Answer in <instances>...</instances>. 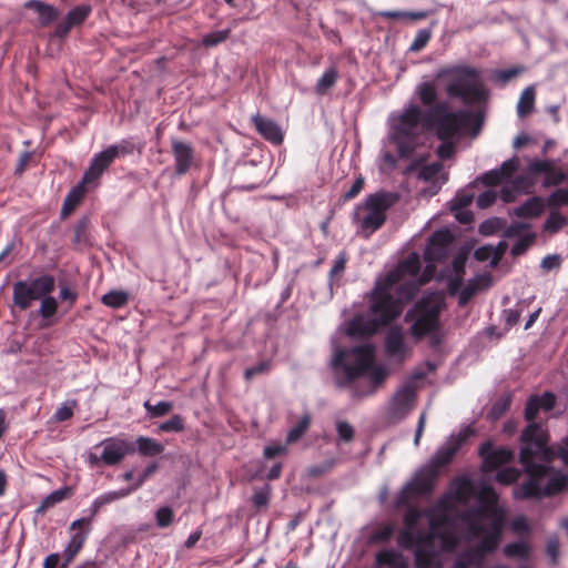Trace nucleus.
I'll list each match as a JSON object with an SVG mask.
<instances>
[{
  "instance_id": "obj_13",
  "label": "nucleus",
  "mask_w": 568,
  "mask_h": 568,
  "mask_svg": "<svg viewBox=\"0 0 568 568\" xmlns=\"http://www.w3.org/2000/svg\"><path fill=\"white\" fill-rule=\"evenodd\" d=\"M497 169H491L487 173L477 178L464 189L456 192L455 196L449 201V209L455 219L462 224H469L474 220L473 213L468 210L475 197V190L479 186H496Z\"/></svg>"
},
{
  "instance_id": "obj_15",
  "label": "nucleus",
  "mask_w": 568,
  "mask_h": 568,
  "mask_svg": "<svg viewBox=\"0 0 568 568\" xmlns=\"http://www.w3.org/2000/svg\"><path fill=\"white\" fill-rule=\"evenodd\" d=\"M439 477L437 470L433 469L428 464L424 465L407 481L395 497V506L400 507L408 503L410 498L428 495L433 491Z\"/></svg>"
},
{
  "instance_id": "obj_19",
  "label": "nucleus",
  "mask_w": 568,
  "mask_h": 568,
  "mask_svg": "<svg viewBox=\"0 0 568 568\" xmlns=\"http://www.w3.org/2000/svg\"><path fill=\"white\" fill-rule=\"evenodd\" d=\"M171 150L174 158L175 173L178 175L186 174L194 161L193 146L187 142L173 138L171 140Z\"/></svg>"
},
{
  "instance_id": "obj_3",
  "label": "nucleus",
  "mask_w": 568,
  "mask_h": 568,
  "mask_svg": "<svg viewBox=\"0 0 568 568\" xmlns=\"http://www.w3.org/2000/svg\"><path fill=\"white\" fill-rule=\"evenodd\" d=\"M455 506L447 497H439L436 504L425 509L429 531L419 536L414 558L416 568H442L440 554L453 551L458 545L455 532L443 530L452 521L450 514Z\"/></svg>"
},
{
  "instance_id": "obj_47",
  "label": "nucleus",
  "mask_w": 568,
  "mask_h": 568,
  "mask_svg": "<svg viewBox=\"0 0 568 568\" xmlns=\"http://www.w3.org/2000/svg\"><path fill=\"white\" fill-rule=\"evenodd\" d=\"M546 205L551 210L568 205V187L556 189L546 200Z\"/></svg>"
},
{
  "instance_id": "obj_54",
  "label": "nucleus",
  "mask_w": 568,
  "mask_h": 568,
  "mask_svg": "<svg viewBox=\"0 0 568 568\" xmlns=\"http://www.w3.org/2000/svg\"><path fill=\"white\" fill-rule=\"evenodd\" d=\"M174 520V511L169 506L160 507L155 511V523L159 528L169 527Z\"/></svg>"
},
{
  "instance_id": "obj_10",
  "label": "nucleus",
  "mask_w": 568,
  "mask_h": 568,
  "mask_svg": "<svg viewBox=\"0 0 568 568\" xmlns=\"http://www.w3.org/2000/svg\"><path fill=\"white\" fill-rule=\"evenodd\" d=\"M521 446L519 452V462L529 476L525 483L518 484L513 488V496L517 500H525L531 498H541V481L548 475L551 467L549 464L554 458L546 459V457L537 450V448Z\"/></svg>"
},
{
  "instance_id": "obj_32",
  "label": "nucleus",
  "mask_w": 568,
  "mask_h": 568,
  "mask_svg": "<svg viewBox=\"0 0 568 568\" xmlns=\"http://www.w3.org/2000/svg\"><path fill=\"white\" fill-rule=\"evenodd\" d=\"M135 443V450L142 456L154 457L164 452V446L161 443L146 436H139Z\"/></svg>"
},
{
  "instance_id": "obj_41",
  "label": "nucleus",
  "mask_w": 568,
  "mask_h": 568,
  "mask_svg": "<svg viewBox=\"0 0 568 568\" xmlns=\"http://www.w3.org/2000/svg\"><path fill=\"white\" fill-rule=\"evenodd\" d=\"M395 525L392 523L384 524L379 527H377L368 537V542L374 544H382L388 541L394 532H395Z\"/></svg>"
},
{
  "instance_id": "obj_56",
  "label": "nucleus",
  "mask_w": 568,
  "mask_h": 568,
  "mask_svg": "<svg viewBox=\"0 0 568 568\" xmlns=\"http://www.w3.org/2000/svg\"><path fill=\"white\" fill-rule=\"evenodd\" d=\"M568 223L567 217L557 211H552L546 220V230L556 233Z\"/></svg>"
},
{
  "instance_id": "obj_58",
  "label": "nucleus",
  "mask_w": 568,
  "mask_h": 568,
  "mask_svg": "<svg viewBox=\"0 0 568 568\" xmlns=\"http://www.w3.org/2000/svg\"><path fill=\"white\" fill-rule=\"evenodd\" d=\"M77 406V400L64 402L54 413L57 422L69 420L73 416V408Z\"/></svg>"
},
{
  "instance_id": "obj_49",
  "label": "nucleus",
  "mask_w": 568,
  "mask_h": 568,
  "mask_svg": "<svg viewBox=\"0 0 568 568\" xmlns=\"http://www.w3.org/2000/svg\"><path fill=\"white\" fill-rule=\"evenodd\" d=\"M134 143L130 139L121 140L116 144L110 145L108 149L112 154L113 159L132 154L134 151Z\"/></svg>"
},
{
  "instance_id": "obj_14",
  "label": "nucleus",
  "mask_w": 568,
  "mask_h": 568,
  "mask_svg": "<svg viewBox=\"0 0 568 568\" xmlns=\"http://www.w3.org/2000/svg\"><path fill=\"white\" fill-rule=\"evenodd\" d=\"M94 448H101V454L98 455L97 453L89 450L84 455L85 463L91 468H95L101 465H118L125 458L126 455L133 454L135 452V447L132 443L118 436L104 438L98 445H95Z\"/></svg>"
},
{
  "instance_id": "obj_42",
  "label": "nucleus",
  "mask_w": 568,
  "mask_h": 568,
  "mask_svg": "<svg viewBox=\"0 0 568 568\" xmlns=\"http://www.w3.org/2000/svg\"><path fill=\"white\" fill-rule=\"evenodd\" d=\"M68 488H61L50 493L42 499L41 505L37 509V513H44L47 509L64 500L68 496Z\"/></svg>"
},
{
  "instance_id": "obj_12",
  "label": "nucleus",
  "mask_w": 568,
  "mask_h": 568,
  "mask_svg": "<svg viewBox=\"0 0 568 568\" xmlns=\"http://www.w3.org/2000/svg\"><path fill=\"white\" fill-rule=\"evenodd\" d=\"M55 288V278L51 274H42L36 277L19 280L12 285V302L20 311H26L32 306L36 301L48 294H52Z\"/></svg>"
},
{
  "instance_id": "obj_18",
  "label": "nucleus",
  "mask_w": 568,
  "mask_h": 568,
  "mask_svg": "<svg viewBox=\"0 0 568 568\" xmlns=\"http://www.w3.org/2000/svg\"><path fill=\"white\" fill-rule=\"evenodd\" d=\"M70 530H75L63 550L67 564H69L83 547L90 530L91 518H79L71 523Z\"/></svg>"
},
{
  "instance_id": "obj_50",
  "label": "nucleus",
  "mask_w": 568,
  "mask_h": 568,
  "mask_svg": "<svg viewBox=\"0 0 568 568\" xmlns=\"http://www.w3.org/2000/svg\"><path fill=\"white\" fill-rule=\"evenodd\" d=\"M184 428V418L181 415H173L159 426V429L164 433H180L183 432Z\"/></svg>"
},
{
  "instance_id": "obj_28",
  "label": "nucleus",
  "mask_w": 568,
  "mask_h": 568,
  "mask_svg": "<svg viewBox=\"0 0 568 568\" xmlns=\"http://www.w3.org/2000/svg\"><path fill=\"white\" fill-rule=\"evenodd\" d=\"M546 201L540 196H532L521 205L514 209V214L523 219L539 216L545 210Z\"/></svg>"
},
{
  "instance_id": "obj_35",
  "label": "nucleus",
  "mask_w": 568,
  "mask_h": 568,
  "mask_svg": "<svg viewBox=\"0 0 568 568\" xmlns=\"http://www.w3.org/2000/svg\"><path fill=\"white\" fill-rule=\"evenodd\" d=\"M535 97L536 92L534 87H527L521 92L517 104V113L520 118H526L532 112L535 105Z\"/></svg>"
},
{
  "instance_id": "obj_39",
  "label": "nucleus",
  "mask_w": 568,
  "mask_h": 568,
  "mask_svg": "<svg viewBox=\"0 0 568 568\" xmlns=\"http://www.w3.org/2000/svg\"><path fill=\"white\" fill-rule=\"evenodd\" d=\"M59 308L58 300L51 294L44 295L40 298V306L38 310V315L43 320H49L53 317Z\"/></svg>"
},
{
  "instance_id": "obj_17",
  "label": "nucleus",
  "mask_w": 568,
  "mask_h": 568,
  "mask_svg": "<svg viewBox=\"0 0 568 568\" xmlns=\"http://www.w3.org/2000/svg\"><path fill=\"white\" fill-rule=\"evenodd\" d=\"M453 236L448 230H437L428 239L424 251L427 262L434 263L446 257Z\"/></svg>"
},
{
  "instance_id": "obj_2",
  "label": "nucleus",
  "mask_w": 568,
  "mask_h": 568,
  "mask_svg": "<svg viewBox=\"0 0 568 568\" xmlns=\"http://www.w3.org/2000/svg\"><path fill=\"white\" fill-rule=\"evenodd\" d=\"M419 270V255L410 253L384 277L377 278L369 295L367 314L356 315L349 322L346 329L347 335L351 337L369 336L396 320L403 312V303L413 300L417 290L414 283L399 284V282L406 276H417Z\"/></svg>"
},
{
  "instance_id": "obj_36",
  "label": "nucleus",
  "mask_w": 568,
  "mask_h": 568,
  "mask_svg": "<svg viewBox=\"0 0 568 568\" xmlns=\"http://www.w3.org/2000/svg\"><path fill=\"white\" fill-rule=\"evenodd\" d=\"M503 551L507 558L525 560L530 556L531 547L527 541H515L507 544Z\"/></svg>"
},
{
  "instance_id": "obj_34",
  "label": "nucleus",
  "mask_w": 568,
  "mask_h": 568,
  "mask_svg": "<svg viewBox=\"0 0 568 568\" xmlns=\"http://www.w3.org/2000/svg\"><path fill=\"white\" fill-rule=\"evenodd\" d=\"M338 71L335 67H331L322 74L315 84V92L317 95H325L337 82Z\"/></svg>"
},
{
  "instance_id": "obj_7",
  "label": "nucleus",
  "mask_w": 568,
  "mask_h": 568,
  "mask_svg": "<svg viewBox=\"0 0 568 568\" xmlns=\"http://www.w3.org/2000/svg\"><path fill=\"white\" fill-rule=\"evenodd\" d=\"M436 108L437 104L423 110L415 103H408L402 110L389 114L388 139L396 145L400 158L414 152L425 130L434 131V121L428 119V113Z\"/></svg>"
},
{
  "instance_id": "obj_1",
  "label": "nucleus",
  "mask_w": 568,
  "mask_h": 568,
  "mask_svg": "<svg viewBox=\"0 0 568 568\" xmlns=\"http://www.w3.org/2000/svg\"><path fill=\"white\" fill-rule=\"evenodd\" d=\"M449 79L446 93L452 99L460 100L468 109L452 110L448 102L440 101L428 113L434 121V133L440 144L436 154L440 160H448L456 153L457 143L466 136H477L481 130L487 102V92L479 73L468 67H458L447 72Z\"/></svg>"
},
{
  "instance_id": "obj_8",
  "label": "nucleus",
  "mask_w": 568,
  "mask_h": 568,
  "mask_svg": "<svg viewBox=\"0 0 568 568\" xmlns=\"http://www.w3.org/2000/svg\"><path fill=\"white\" fill-rule=\"evenodd\" d=\"M557 403V396L549 390L544 392L541 395H530L525 404L524 417L528 422V425L523 429L520 434L521 446H528L537 448L546 459L554 458L555 454L549 447V433L540 424L536 422V418L540 410L550 412L555 408Z\"/></svg>"
},
{
  "instance_id": "obj_38",
  "label": "nucleus",
  "mask_w": 568,
  "mask_h": 568,
  "mask_svg": "<svg viewBox=\"0 0 568 568\" xmlns=\"http://www.w3.org/2000/svg\"><path fill=\"white\" fill-rule=\"evenodd\" d=\"M103 305L110 308H121L129 302V294L124 291H110L101 297Z\"/></svg>"
},
{
  "instance_id": "obj_5",
  "label": "nucleus",
  "mask_w": 568,
  "mask_h": 568,
  "mask_svg": "<svg viewBox=\"0 0 568 568\" xmlns=\"http://www.w3.org/2000/svg\"><path fill=\"white\" fill-rule=\"evenodd\" d=\"M465 537L468 539L485 538L476 548L463 551L450 568H469L480 565L486 552L497 547V513L496 505H489L479 509H466L459 516Z\"/></svg>"
},
{
  "instance_id": "obj_4",
  "label": "nucleus",
  "mask_w": 568,
  "mask_h": 568,
  "mask_svg": "<svg viewBox=\"0 0 568 568\" xmlns=\"http://www.w3.org/2000/svg\"><path fill=\"white\" fill-rule=\"evenodd\" d=\"M375 347L372 344H364L351 348L334 346V353L331 359L332 369L336 376V383L345 387L356 379L367 376L369 388L357 393L358 396L374 394L386 377L387 371L383 365L374 366Z\"/></svg>"
},
{
  "instance_id": "obj_21",
  "label": "nucleus",
  "mask_w": 568,
  "mask_h": 568,
  "mask_svg": "<svg viewBox=\"0 0 568 568\" xmlns=\"http://www.w3.org/2000/svg\"><path fill=\"white\" fill-rule=\"evenodd\" d=\"M92 13V7L90 4H80L72 8L55 27V36L59 38H65L73 27L83 23L89 16Z\"/></svg>"
},
{
  "instance_id": "obj_40",
  "label": "nucleus",
  "mask_w": 568,
  "mask_h": 568,
  "mask_svg": "<svg viewBox=\"0 0 568 568\" xmlns=\"http://www.w3.org/2000/svg\"><path fill=\"white\" fill-rule=\"evenodd\" d=\"M424 535L425 534H423L418 530L408 529V528L404 527L397 536V544L400 548H404V549H409L414 545H416V548H417L419 536H424Z\"/></svg>"
},
{
  "instance_id": "obj_22",
  "label": "nucleus",
  "mask_w": 568,
  "mask_h": 568,
  "mask_svg": "<svg viewBox=\"0 0 568 568\" xmlns=\"http://www.w3.org/2000/svg\"><path fill=\"white\" fill-rule=\"evenodd\" d=\"M114 159L110 153L109 149H104L97 153L91 162L88 170H85L82 176V183L91 184L100 180L104 171L113 163Z\"/></svg>"
},
{
  "instance_id": "obj_62",
  "label": "nucleus",
  "mask_w": 568,
  "mask_h": 568,
  "mask_svg": "<svg viewBox=\"0 0 568 568\" xmlns=\"http://www.w3.org/2000/svg\"><path fill=\"white\" fill-rule=\"evenodd\" d=\"M567 180V173L562 172L560 169L556 168V163L554 164V171L546 175L542 185L545 187L557 186Z\"/></svg>"
},
{
  "instance_id": "obj_64",
  "label": "nucleus",
  "mask_w": 568,
  "mask_h": 568,
  "mask_svg": "<svg viewBox=\"0 0 568 568\" xmlns=\"http://www.w3.org/2000/svg\"><path fill=\"white\" fill-rule=\"evenodd\" d=\"M270 503V489L264 487L254 493L252 496V504L256 509L267 507Z\"/></svg>"
},
{
  "instance_id": "obj_24",
  "label": "nucleus",
  "mask_w": 568,
  "mask_h": 568,
  "mask_svg": "<svg viewBox=\"0 0 568 568\" xmlns=\"http://www.w3.org/2000/svg\"><path fill=\"white\" fill-rule=\"evenodd\" d=\"M414 399L415 390L412 385L400 387L393 396L392 413L398 417H404L412 409Z\"/></svg>"
},
{
  "instance_id": "obj_48",
  "label": "nucleus",
  "mask_w": 568,
  "mask_h": 568,
  "mask_svg": "<svg viewBox=\"0 0 568 568\" xmlns=\"http://www.w3.org/2000/svg\"><path fill=\"white\" fill-rule=\"evenodd\" d=\"M230 33H231L230 28L206 33L202 38V45L205 48L216 47L220 43L224 42L229 38Z\"/></svg>"
},
{
  "instance_id": "obj_30",
  "label": "nucleus",
  "mask_w": 568,
  "mask_h": 568,
  "mask_svg": "<svg viewBox=\"0 0 568 568\" xmlns=\"http://www.w3.org/2000/svg\"><path fill=\"white\" fill-rule=\"evenodd\" d=\"M87 183H82V181L74 187H72L64 197L62 207H61V216L67 217L81 202L84 196L85 189L84 185Z\"/></svg>"
},
{
  "instance_id": "obj_61",
  "label": "nucleus",
  "mask_w": 568,
  "mask_h": 568,
  "mask_svg": "<svg viewBox=\"0 0 568 568\" xmlns=\"http://www.w3.org/2000/svg\"><path fill=\"white\" fill-rule=\"evenodd\" d=\"M432 31L429 29L418 30L414 41L412 42L409 50L413 52L420 51L429 41Z\"/></svg>"
},
{
  "instance_id": "obj_37",
  "label": "nucleus",
  "mask_w": 568,
  "mask_h": 568,
  "mask_svg": "<svg viewBox=\"0 0 568 568\" xmlns=\"http://www.w3.org/2000/svg\"><path fill=\"white\" fill-rule=\"evenodd\" d=\"M568 488V476L556 475L548 480L546 486L541 487L542 497H551Z\"/></svg>"
},
{
  "instance_id": "obj_33",
  "label": "nucleus",
  "mask_w": 568,
  "mask_h": 568,
  "mask_svg": "<svg viewBox=\"0 0 568 568\" xmlns=\"http://www.w3.org/2000/svg\"><path fill=\"white\" fill-rule=\"evenodd\" d=\"M72 243L77 246H87L91 244L90 219L88 216H82L74 225Z\"/></svg>"
},
{
  "instance_id": "obj_23",
  "label": "nucleus",
  "mask_w": 568,
  "mask_h": 568,
  "mask_svg": "<svg viewBox=\"0 0 568 568\" xmlns=\"http://www.w3.org/2000/svg\"><path fill=\"white\" fill-rule=\"evenodd\" d=\"M252 122L258 134L263 136L266 141L271 142L274 145H278L283 142V131L281 126L272 119H268L256 113L252 116Z\"/></svg>"
},
{
  "instance_id": "obj_57",
  "label": "nucleus",
  "mask_w": 568,
  "mask_h": 568,
  "mask_svg": "<svg viewBox=\"0 0 568 568\" xmlns=\"http://www.w3.org/2000/svg\"><path fill=\"white\" fill-rule=\"evenodd\" d=\"M376 562L379 566H389L394 568L399 562L397 561V554L393 549H383L376 554Z\"/></svg>"
},
{
  "instance_id": "obj_16",
  "label": "nucleus",
  "mask_w": 568,
  "mask_h": 568,
  "mask_svg": "<svg viewBox=\"0 0 568 568\" xmlns=\"http://www.w3.org/2000/svg\"><path fill=\"white\" fill-rule=\"evenodd\" d=\"M474 435L475 429L470 425L460 428L457 434H452L445 443L438 447L427 464L440 474L442 468L453 460L462 445Z\"/></svg>"
},
{
  "instance_id": "obj_59",
  "label": "nucleus",
  "mask_w": 568,
  "mask_h": 568,
  "mask_svg": "<svg viewBox=\"0 0 568 568\" xmlns=\"http://www.w3.org/2000/svg\"><path fill=\"white\" fill-rule=\"evenodd\" d=\"M336 432L341 442L349 443L354 439L355 430L347 422L338 420L336 423Z\"/></svg>"
},
{
  "instance_id": "obj_63",
  "label": "nucleus",
  "mask_w": 568,
  "mask_h": 568,
  "mask_svg": "<svg viewBox=\"0 0 568 568\" xmlns=\"http://www.w3.org/2000/svg\"><path fill=\"white\" fill-rule=\"evenodd\" d=\"M442 169L443 164L440 162L426 164L419 170L418 176L424 181H430L440 173Z\"/></svg>"
},
{
  "instance_id": "obj_11",
  "label": "nucleus",
  "mask_w": 568,
  "mask_h": 568,
  "mask_svg": "<svg viewBox=\"0 0 568 568\" xmlns=\"http://www.w3.org/2000/svg\"><path fill=\"white\" fill-rule=\"evenodd\" d=\"M439 314L440 306L436 301L429 296L422 297L405 315V321L412 323V336L420 339L430 335L432 346H437L440 343L437 336Z\"/></svg>"
},
{
  "instance_id": "obj_51",
  "label": "nucleus",
  "mask_w": 568,
  "mask_h": 568,
  "mask_svg": "<svg viewBox=\"0 0 568 568\" xmlns=\"http://www.w3.org/2000/svg\"><path fill=\"white\" fill-rule=\"evenodd\" d=\"M520 470L516 467L499 466V485H510L518 480Z\"/></svg>"
},
{
  "instance_id": "obj_45",
  "label": "nucleus",
  "mask_w": 568,
  "mask_h": 568,
  "mask_svg": "<svg viewBox=\"0 0 568 568\" xmlns=\"http://www.w3.org/2000/svg\"><path fill=\"white\" fill-rule=\"evenodd\" d=\"M474 256L479 262H489V265H497V246L484 245L475 250Z\"/></svg>"
},
{
  "instance_id": "obj_9",
  "label": "nucleus",
  "mask_w": 568,
  "mask_h": 568,
  "mask_svg": "<svg viewBox=\"0 0 568 568\" xmlns=\"http://www.w3.org/2000/svg\"><path fill=\"white\" fill-rule=\"evenodd\" d=\"M398 195L393 192L379 191L365 197L362 204L355 206L352 222L358 233L368 239L379 230L386 221V212L397 202Z\"/></svg>"
},
{
  "instance_id": "obj_31",
  "label": "nucleus",
  "mask_w": 568,
  "mask_h": 568,
  "mask_svg": "<svg viewBox=\"0 0 568 568\" xmlns=\"http://www.w3.org/2000/svg\"><path fill=\"white\" fill-rule=\"evenodd\" d=\"M415 95L419 99L420 103L427 109L433 108L437 101V89L434 82L425 81L419 83L415 89Z\"/></svg>"
},
{
  "instance_id": "obj_55",
  "label": "nucleus",
  "mask_w": 568,
  "mask_h": 568,
  "mask_svg": "<svg viewBox=\"0 0 568 568\" xmlns=\"http://www.w3.org/2000/svg\"><path fill=\"white\" fill-rule=\"evenodd\" d=\"M555 162L552 160H534L528 164V170L530 173L538 175L545 173H551L554 171Z\"/></svg>"
},
{
  "instance_id": "obj_29",
  "label": "nucleus",
  "mask_w": 568,
  "mask_h": 568,
  "mask_svg": "<svg viewBox=\"0 0 568 568\" xmlns=\"http://www.w3.org/2000/svg\"><path fill=\"white\" fill-rule=\"evenodd\" d=\"M26 7L38 13L39 21L42 26L50 24L59 17L57 8L40 0H30L27 2Z\"/></svg>"
},
{
  "instance_id": "obj_6",
  "label": "nucleus",
  "mask_w": 568,
  "mask_h": 568,
  "mask_svg": "<svg viewBox=\"0 0 568 568\" xmlns=\"http://www.w3.org/2000/svg\"><path fill=\"white\" fill-rule=\"evenodd\" d=\"M479 456L483 458V463L478 490L468 477H456L450 481L448 491L442 496L447 497L448 503L467 505L477 494L479 506L474 509H479L490 503L497 506V493L493 485V480H497V448L491 440L479 447Z\"/></svg>"
},
{
  "instance_id": "obj_46",
  "label": "nucleus",
  "mask_w": 568,
  "mask_h": 568,
  "mask_svg": "<svg viewBox=\"0 0 568 568\" xmlns=\"http://www.w3.org/2000/svg\"><path fill=\"white\" fill-rule=\"evenodd\" d=\"M149 417L156 418L166 415L173 407V404L168 400H161L156 405H152L150 400L143 404Z\"/></svg>"
},
{
  "instance_id": "obj_20",
  "label": "nucleus",
  "mask_w": 568,
  "mask_h": 568,
  "mask_svg": "<svg viewBox=\"0 0 568 568\" xmlns=\"http://www.w3.org/2000/svg\"><path fill=\"white\" fill-rule=\"evenodd\" d=\"M385 353L388 357L403 362L409 355V348L405 343L400 327L394 326L388 329L384 341Z\"/></svg>"
},
{
  "instance_id": "obj_44",
  "label": "nucleus",
  "mask_w": 568,
  "mask_h": 568,
  "mask_svg": "<svg viewBox=\"0 0 568 568\" xmlns=\"http://www.w3.org/2000/svg\"><path fill=\"white\" fill-rule=\"evenodd\" d=\"M348 261V255L346 253V251H341L337 255V257L335 258L334 263H333V266L328 273V285L329 286H333L336 277L341 276L345 268H346V263Z\"/></svg>"
},
{
  "instance_id": "obj_43",
  "label": "nucleus",
  "mask_w": 568,
  "mask_h": 568,
  "mask_svg": "<svg viewBox=\"0 0 568 568\" xmlns=\"http://www.w3.org/2000/svg\"><path fill=\"white\" fill-rule=\"evenodd\" d=\"M509 528L516 536L520 538L529 537L532 531L531 525L529 524L527 517L524 515L516 516L509 523Z\"/></svg>"
},
{
  "instance_id": "obj_53",
  "label": "nucleus",
  "mask_w": 568,
  "mask_h": 568,
  "mask_svg": "<svg viewBox=\"0 0 568 568\" xmlns=\"http://www.w3.org/2000/svg\"><path fill=\"white\" fill-rule=\"evenodd\" d=\"M425 516V510H419L415 507H409L404 515V527L417 530V526Z\"/></svg>"
},
{
  "instance_id": "obj_25",
  "label": "nucleus",
  "mask_w": 568,
  "mask_h": 568,
  "mask_svg": "<svg viewBox=\"0 0 568 568\" xmlns=\"http://www.w3.org/2000/svg\"><path fill=\"white\" fill-rule=\"evenodd\" d=\"M491 285V278L486 275H477L469 280L465 286H460L458 294L459 306H465L470 298L481 288H486Z\"/></svg>"
},
{
  "instance_id": "obj_52",
  "label": "nucleus",
  "mask_w": 568,
  "mask_h": 568,
  "mask_svg": "<svg viewBox=\"0 0 568 568\" xmlns=\"http://www.w3.org/2000/svg\"><path fill=\"white\" fill-rule=\"evenodd\" d=\"M310 422L311 420L308 415L303 416L298 420V423L293 428L290 429L286 437L287 443H294L297 439H300L303 436V434L307 430Z\"/></svg>"
},
{
  "instance_id": "obj_60",
  "label": "nucleus",
  "mask_w": 568,
  "mask_h": 568,
  "mask_svg": "<svg viewBox=\"0 0 568 568\" xmlns=\"http://www.w3.org/2000/svg\"><path fill=\"white\" fill-rule=\"evenodd\" d=\"M497 200V191L495 190V186H489V189L483 191L477 196V206L479 209H486L495 203Z\"/></svg>"
},
{
  "instance_id": "obj_27",
  "label": "nucleus",
  "mask_w": 568,
  "mask_h": 568,
  "mask_svg": "<svg viewBox=\"0 0 568 568\" xmlns=\"http://www.w3.org/2000/svg\"><path fill=\"white\" fill-rule=\"evenodd\" d=\"M130 494H132V489L121 488L119 490L106 491L104 494L99 495L97 498H94V500L92 501V504L89 508V511H90L89 518L92 519L97 514L100 513V510L104 506L110 505L119 499H122V498L129 496Z\"/></svg>"
},
{
  "instance_id": "obj_26",
  "label": "nucleus",
  "mask_w": 568,
  "mask_h": 568,
  "mask_svg": "<svg viewBox=\"0 0 568 568\" xmlns=\"http://www.w3.org/2000/svg\"><path fill=\"white\" fill-rule=\"evenodd\" d=\"M466 256L458 254L452 262V270L447 276V288L450 295H457L459 287L463 284V277L465 274Z\"/></svg>"
}]
</instances>
